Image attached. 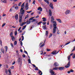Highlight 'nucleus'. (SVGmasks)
Masks as SVG:
<instances>
[{"label":"nucleus","instance_id":"nucleus-30","mask_svg":"<svg viewBox=\"0 0 75 75\" xmlns=\"http://www.w3.org/2000/svg\"><path fill=\"white\" fill-rule=\"evenodd\" d=\"M6 25V23H3V24H2V27H4V25Z\"/></svg>","mask_w":75,"mask_h":75},{"label":"nucleus","instance_id":"nucleus-17","mask_svg":"<svg viewBox=\"0 0 75 75\" xmlns=\"http://www.w3.org/2000/svg\"><path fill=\"white\" fill-rule=\"evenodd\" d=\"M4 48L5 50V52H7V50H8V47H7V46H6Z\"/></svg>","mask_w":75,"mask_h":75},{"label":"nucleus","instance_id":"nucleus-28","mask_svg":"<svg viewBox=\"0 0 75 75\" xmlns=\"http://www.w3.org/2000/svg\"><path fill=\"white\" fill-rule=\"evenodd\" d=\"M48 34V31H46L45 35H47Z\"/></svg>","mask_w":75,"mask_h":75},{"label":"nucleus","instance_id":"nucleus-18","mask_svg":"<svg viewBox=\"0 0 75 75\" xmlns=\"http://www.w3.org/2000/svg\"><path fill=\"white\" fill-rule=\"evenodd\" d=\"M49 15L50 16H52V12H51V10H50L49 11Z\"/></svg>","mask_w":75,"mask_h":75},{"label":"nucleus","instance_id":"nucleus-19","mask_svg":"<svg viewBox=\"0 0 75 75\" xmlns=\"http://www.w3.org/2000/svg\"><path fill=\"white\" fill-rule=\"evenodd\" d=\"M1 51L3 54H4V49L1 48Z\"/></svg>","mask_w":75,"mask_h":75},{"label":"nucleus","instance_id":"nucleus-43","mask_svg":"<svg viewBox=\"0 0 75 75\" xmlns=\"http://www.w3.org/2000/svg\"><path fill=\"white\" fill-rule=\"evenodd\" d=\"M41 23H42V21H41L40 22H39L38 23V25H40V24H41Z\"/></svg>","mask_w":75,"mask_h":75},{"label":"nucleus","instance_id":"nucleus-40","mask_svg":"<svg viewBox=\"0 0 75 75\" xmlns=\"http://www.w3.org/2000/svg\"><path fill=\"white\" fill-rule=\"evenodd\" d=\"M70 72H73L74 71L72 70V69H70Z\"/></svg>","mask_w":75,"mask_h":75},{"label":"nucleus","instance_id":"nucleus-55","mask_svg":"<svg viewBox=\"0 0 75 75\" xmlns=\"http://www.w3.org/2000/svg\"><path fill=\"white\" fill-rule=\"evenodd\" d=\"M50 29H51V28H52V25H50Z\"/></svg>","mask_w":75,"mask_h":75},{"label":"nucleus","instance_id":"nucleus-14","mask_svg":"<svg viewBox=\"0 0 75 75\" xmlns=\"http://www.w3.org/2000/svg\"><path fill=\"white\" fill-rule=\"evenodd\" d=\"M50 7L51 8L53 9L54 8V7H53V5L52 3H51L50 4Z\"/></svg>","mask_w":75,"mask_h":75},{"label":"nucleus","instance_id":"nucleus-25","mask_svg":"<svg viewBox=\"0 0 75 75\" xmlns=\"http://www.w3.org/2000/svg\"><path fill=\"white\" fill-rule=\"evenodd\" d=\"M2 3H7V1L3 0L2 1Z\"/></svg>","mask_w":75,"mask_h":75},{"label":"nucleus","instance_id":"nucleus-7","mask_svg":"<svg viewBox=\"0 0 75 75\" xmlns=\"http://www.w3.org/2000/svg\"><path fill=\"white\" fill-rule=\"evenodd\" d=\"M25 8L26 10H27L29 8L28 7V3H26L25 6Z\"/></svg>","mask_w":75,"mask_h":75},{"label":"nucleus","instance_id":"nucleus-29","mask_svg":"<svg viewBox=\"0 0 75 75\" xmlns=\"http://www.w3.org/2000/svg\"><path fill=\"white\" fill-rule=\"evenodd\" d=\"M8 72H9V73H10V74H11V70L10 69H9L8 70Z\"/></svg>","mask_w":75,"mask_h":75},{"label":"nucleus","instance_id":"nucleus-35","mask_svg":"<svg viewBox=\"0 0 75 75\" xmlns=\"http://www.w3.org/2000/svg\"><path fill=\"white\" fill-rule=\"evenodd\" d=\"M72 58H73L74 59L75 58V54H73Z\"/></svg>","mask_w":75,"mask_h":75},{"label":"nucleus","instance_id":"nucleus-63","mask_svg":"<svg viewBox=\"0 0 75 75\" xmlns=\"http://www.w3.org/2000/svg\"><path fill=\"white\" fill-rule=\"evenodd\" d=\"M75 50V48H74L73 49V50H72L71 52H73V51H74Z\"/></svg>","mask_w":75,"mask_h":75},{"label":"nucleus","instance_id":"nucleus-48","mask_svg":"<svg viewBox=\"0 0 75 75\" xmlns=\"http://www.w3.org/2000/svg\"><path fill=\"white\" fill-rule=\"evenodd\" d=\"M15 8H16V10H18V7L16 6L15 7Z\"/></svg>","mask_w":75,"mask_h":75},{"label":"nucleus","instance_id":"nucleus-33","mask_svg":"<svg viewBox=\"0 0 75 75\" xmlns=\"http://www.w3.org/2000/svg\"><path fill=\"white\" fill-rule=\"evenodd\" d=\"M43 28L44 30L46 29V25H44L43 26Z\"/></svg>","mask_w":75,"mask_h":75},{"label":"nucleus","instance_id":"nucleus-26","mask_svg":"<svg viewBox=\"0 0 75 75\" xmlns=\"http://www.w3.org/2000/svg\"><path fill=\"white\" fill-rule=\"evenodd\" d=\"M13 32H11V34H10V35L11 37L13 36Z\"/></svg>","mask_w":75,"mask_h":75},{"label":"nucleus","instance_id":"nucleus-3","mask_svg":"<svg viewBox=\"0 0 75 75\" xmlns=\"http://www.w3.org/2000/svg\"><path fill=\"white\" fill-rule=\"evenodd\" d=\"M71 64V62L70 61H69L68 64H67L66 66H65V68H69V67L70 66V64Z\"/></svg>","mask_w":75,"mask_h":75},{"label":"nucleus","instance_id":"nucleus-23","mask_svg":"<svg viewBox=\"0 0 75 75\" xmlns=\"http://www.w3.org/2000/svg\"><path fill=\"white\" fill-rule=\"evenodd\" d=\"M17 41H16L14 42V45H17Z\"/></svg>","mask_w":75,"mask_h":75},{"label":"nucleus","instance_id":"nucleus-39","mask_svg":"<svg viewBox=\"0 0 75 75\" xmlns=\"http://www.w3.org/2000/svg\"><path fill=\"white\" fill-rule=\"evenodd\" d=\"M35 69V70H36L38 71V67H36Z\"/></svg>","mask_w":75,"mask_h":75},{"label":"nucleus","instance_id":"nucleus-51","mask_svg":"<svg viewBox=\"0 0 75 75\" xmlns=\"http://www.w3.org/2000/svg\"><path fill=\"white\" fill-rule=\"evenodd\" d=\"M20 44L21 45V46H22V45H23V42H22V41L20 42Z\"/></svg>","mask_w":75,"mask_h":75},{"label":"nucleus","instance_id":"nucleus-49","mask_svg":"<svg viewBox=\"0 0 75 75\" xmlns=\"http://www.w3.org/2000/svg\"><path fill=\"white\" fill-rule=\"evenodd\" d=\"M12 10H13V8H11V9H10L9 11L11 12V11H12Z\"/></svg>","mask_w":75,"mask_h":75},{"label":"nucleus","instance_id":"nucleus-56","mask_svg":"<svg viewBox=\"0 0 75 75\" xmlns=\"http://www.w3.org/2000/svg\"><path fill=\"white\" fill-rule=\"evenodd\" d=\"M42 54H43V52H42V51H40V54L41 55H42Z\"/></svg>","mask_w":75,"mask_h":75},{"label":"nucleus","instance_id":"nucleus-11","mask_svg":"<svg viewBox=\"0 0 75 75\" xmlns=\"http://www.w3.org/2000/svg\"><path fill=\"white\" fill-rule=\"evenodd\" d=\"M50 73H51V75H54L55 74V72L52 71V69H50Z\"/></svg>","mask_w":75,"mask_h":75},{"label":"nucleus","instance_id":"nucleus-16","mask_svg":"<svg viewBox=\"0 0 75 75\" xmlns=\"http://www.w3.org/2000/svg\"><path fill=\"white\" fill-rule=\"evenodd\" d=\"M42 8L40 7H39L38 8V10H40V11H42Z\"/></svg>","mask_w":75,"mask_h":75},{"label":"nucleus","instance_id":"nucleus-1","mask_svg":"<svg viewBox=\"0 0 75 75\" xmlns=\"http://www.w3.org/2000/svg\"><path fill=\"white\" fill-rule=\"evenodd\" d=\"M54 17L52 16L51 18V22H52V23H53V27H54L53 30V34L55 33V32H56V29H57V34L59 35L60 34L59 31V30L58 29L57 27V23H56L55 21L54 22Z\"/></svg>","mask_w":75,"mask_h":75},{"label":"nucleus","instance_id":"nucleus-36","mask_svg":"<svg viewBox=\"0 0 75 75\" xmlns=\"http://www.w3.org/2000/svg\"><path fill=\"white\" fill-rule=\"evenodd\" d=\"M25 22H24L23 23H22L21 24V26H23V25H24V24H25Z\"/></svg>","mask_w":75,"mask_h":75},{"label":"nucleus","instance_id":"nucleus-42","mask_svg":"<svg viewBox=\"0 0 75 75\" xmlns=\"http://www.w3.org/2000/svg\"><path fill=\"white\" fill-rule=\"evenodd\" d=\"M41 72H42V71H41V70H39V71L38 72V73L39 74H40V73H41Z\"/></svg>","mask_w":75,"mask_h":75},{"label":"nucleus","instance_id":"nucleus-9","mask_svg":"<svg viewBox=\"0 0 75 75\" xmlns=\"http://www.w3.org/2000/svg\"><path fill=\"white\" fill-rule=\"evenodd\" d=\"M73 54H74V53H71L70 54V55H69L68 57L67 58L69 61H70V58H71V56H72V55Z\"/></svg>","mask_w":75,"mask_h":75},{"label":"nucleus","instance_id":"nucleus-62","mask_svg":"<svg viewBox=\"0 0 75 75\" xmlns=\"http://www.w3.org/2000/svg\"><path fill=\"white\" fill-rule=\"evenodd\" d=\"M15 63H16V62H13L12 63V65H14V64H15Z\"/></svg>","mask_w":75,"mask_h":75},{"label":"nucleus","instance_id":"nucleus-13","mask_svg":"<svg viewBox=\"0 0 75 75\" xmlns=\"http://www.w3.org/2000/svg\"><path fill=\"white\" fill-rule=\"evenodd\" d=\"M27 24H30L31 23V21L29 20V21L28 20L26 22H25V23H27Z\"/></svg>","mask_w":75,"mask_h":75},{"label":"nucleus","instance_id":"nucleus-8","mask_svg":"<svg viewBox=\"0 0 75 75\" xmlns=\"http://www.w3.org/2000/svg\"><path fill=\"white\" fill-rule=\"evenodd\" d=\"M57 51L56 50L54 51L51 52V54H53V55H55V54H57L59 52V51H58L57 53H56Z\"/></svg>","mask_w":75,"mask_h":75},{"label":"nucleus","instance_id":"nucleus-41","mask_svg":"<svg viewBox=\"0 0 75 75\" xmlns=\"http://www.w3.org/2000/svg\"><path fill=\"white\" fill-rule=\"evenodd\" d=\"M28 18V15H27L25 18V19H26V18Z\"/></svg>","mask_w":75,"mask_h":75},{"label":"nucleus","instance_id":"nucleus-2","mask_svg":"<svg viewBox=\"0 0 75 75\" xmlns=\"http://www.w3.org/2000/svg\"><path fill=\"white\" fill-rule=\"evenodd\" d=\"M24 8H22L21 9L19 13V23H21L22 20V17L23 16V14L24 13V10H23Z\"/></svg>","mask_w":75,"mask_h":75},{"label":"nucleus","instance_id":"nucleus-64","mask_svg":"<svg viewBox=\"0 0 75 75\" xmlns=\"http://www.w3.org/2000/svg\"><path fill=\"white\" fill-rule=\"evenodd\" d=\"M21 27H20L19 28V29H18V31H19L21 29Z\"/></svg>","mask_w":75,"mask_h":75},{"label":"nucleus","instance_id":"nucleus-6","mask_svg":"<svg viewBox=\"0 0 75 75\" xmlns=\"http://www.w3.org/2000/svg\"><path fill=\"white\" fill-rule=\"evenodd\" d=\"M18 62L20 65L22 64V62L20 61V58H18Z\"/></svg>","mask_w":75,"mask_h":75},{"label":"nucleus","instance_id":"nucleus-46","mask_svg":"<svg viewBox=\"0 0 75 75\" xmlns=\"http://www.w3.org/2000/svg\"><path fill=\"white\" fill-rule=\"evenodd\" d=\"M21 3H22L21 2L19 3L18 4V6H21Z\"/></svg>","mask_w":75,"mask_h":75},{"label":"nucleus","instance_id":"nucleus-4","mask_svg":"<svg viewBox=\"0 0 75 75\" xmlns=\"http://www.w3.org/2000/svg\"><path fill=\"white\" fill-rule=\"evenodd\" d=\"M34 18V17H32L30 18L29 19V20H31V22H33L34 21H36V19H33Z\"/></svg>","mask_w":75,"mask_h":75},{"label":"nucleus","instance_id":"nucleus-52","mask_svg":"<svg viewBox=\"0 0 75 75\" xmlns=\"http://www.w3.org/2000/svg\"><path fill=\"white\" fill-rule=\"evenodd\" d=\"M32 65H33V67H34V68H36V66H35V65L33 64H32Z\"/></svg>","mask_w":75,"mask_h":75},{"label":"nucleus","instance_id":"nucleus-38","mask_svg":"<svg viewBox=\"0 0 75 75\" xmlns=\"http://www.w3.org/2000/svg\"><path fill=\"white\" fill-rule=\"evenodd\" d=\"M17 32H16V31H15V35H17Z\"/></svg>","mask_w":75,"mask_h":75},{"label":"nucleus","instance_id":"nucleus-24","mask_svg":"<svg viewBox=\"0 0 75 75\" xmlns=\"http://www.w3.org/2000/svg\"><path fill=\"white\" fill-rule=\"evenodd\" d=\"M54 70H58V67H55L53 68Z\"/></svg>","mask_w":75,"mask_h":75},{"label":"nucleus","instance_id":"nucleus-58","mask_svg":"<svg viewBox=\"0 0 75 75\" xmlns=\"http://www.w3.org/2000/svg\"><path fill=\"white\" fill-rule=\"evenodd\" d=\"M31 11H27V12L28 13H31Z\"/></svg>","mask_w":75,"mask_h":75},{"label":"nucleus","instance_id":"nucleus-54","mask_svg":"<svg viewBox=\"0 0 75 75\" xmlns=\"http://www.w3.org/2000/svg\"><path fill=\"white\" fill-rule=\"evenodd\" d=\"M22 39L21 40V41H23V40H24V36H22Z\"/></svg>","mask_w":75,"mask_h":75},{"label":"nucleus","instance_id":"nucleus-27","mask_svg":"<svg viewBox=\"0 0 75 75\" xmlns=\"http://www.w3.org/2000/svg\"><path fill=\"white\" fill-rule=\"evenodd\" d=\"M44 1L47 3V4H49V2L47 0H44Z\"/></svg>","mask_w":75,"mask_h":75},{"label":"nucleus","instance_id":"nucleus-50","mask_svg":"<svg viewBox=\"0 0 75 75\" xmlns=\"http://www.w3.org/2000/svg\"><path fill=\"white\" fill-rule=\"evenodd\" d=\"M2 42H1V41L0 40V44H1V45H2Z\"/></svg>","mask_w":75,"mask_h":75},{"label":"nucleus","instance_id":"nucleus-37","mask_svg":"<svg viewBox=\"0 0 75 75\" xmlns=\"http://www.w3.org/2000/svg\"><path fill=\"white\" fill-rule=\"evenodd\" d=\"M46 50L47 51H51V50L47 48Z\"/></svg>","mask_w":75,"mask_h":75},{"label":"nucleus","instance_id":"nucleus-45","mask_svg":"<svg viewBox=\"0 0 75 75\" xmlns=\"http://www.w3.org/2000/svg\"><path fill=\"white\" fill-rule=\"evenodd\" d=\"M35 0H34L33 4H35Z\"/></svg>","mask_w":75,"mask_h":75},{"label":"nucleus","instance_id":"nucleus-59","mask_svg":"<svg viewBox=\"0 0 75 75\" xmlns=\"http://www.w3.org/2000/svg\"><path fill=\"white\" fill-rule=\"evenodd\" d=\"M53 1L54 2H57V0H53Z\"/></svg>","mask_w":75,"mask_h":75},{"label":"nucleus","instance_id":"nucleus-15","mask_svg":"<svg viewBox=\"0 0 75 75\" xmlns=\"http://www.w3.org/2000/svg\"><path fill=\"white\" fill-rule=\"evenodd\" d=\"M56 20L57 21H58L59 23H62L61 20V19H56Z\"/></svg>","mask_w":75,"mask_h":75},{"label":"nucleus","instance_id":"nucleus-53","mask_svg":"<svg viewBox=\"0 0 75 75\" xmlns=\"http://www.w3.org/2000/svg\"><path fill=\"white\" fill-rule=\"evenodd\" d=\"M43 25H45L46 24V22H44L43 23Z\"/></svg>","mask_w":75,"mask_h":75},{"label":"nucleus","instance_id":"nucleus-32","mask_svg":"<svg viewBox=\"0 0 75 75\" xmlns=\"http://www.w3.org/2000/svg\"><path fill=\"white\" fill-rule=\"evenodd\" d=\"M24 3H25V2H24L23 3V4L21 6V7H24Z\"/></svg>","mask_w":75,"mask_h":75},{"label":"nucleus","instance_id":"nucleus-60","mask_svg":"<svg viewBox=\"0 0 75 75\" xmlns=\"http://www.w3.org/2000/svg\"><path fill=\"white\" fill-rule=\"evenodd\" d=\"M24 52H25V53H26V54H27V55H28V53H27V51H26L25 50L24 51Z\"/></svg>","mask_w":75,"mask_h":75},{"label":"nucleus","instance_id":"nucleus-47","mask_svg":"<svg viewBox=\"0 0 75 75\" xmlns=\"http://www.w3.org/2000/svg\"><path fill=\"white\" fill-rule=\"evenodd\" d=\"M11 68L12 69H14V66H12V67H11Z\"/></svg>","mask_w":75,"mask_h":75},{"label":"nucleus","instance_id":"nucleus-5","mask_svg":"<svg viewBox=\"0 0 75 75\" xmlns=\"http://www.w3.org/2000/svg\"><path fill=\"white\" fill-rule=\"evenodd\" d=\"M65 13L66 15H67V14L71 13V11L69 10H67L65 12Z\"/></svg>","mask_w":75,"mask_h":75},{"label":"nucleus","instance_id":"nucleus-12","mask_svg":"<svg viewBox=\"0 0 75 75\" xmlns=\"http://www.w3.org/2000/svg\"><path fill=\"white\" fill-rule=\"evenodd\" d=\"M54 67H58L59 66V64L57 63V62H55L54 64Z\"/></svg>","mask_w":75,"mask_h":75},{"label":"nucleus","instance_id":"nucleus-10","mask_svg":"<svg viewBox=\"0 0 75 75\" xmlns=\"http://www.w3.org/2000/svg\"><path fill=\"white\" fill-rule=\"evenodd\" d=\"M59 69L60 71H62L64 69V67H60L59 68Z\"/></svg>","mask_w":75,"mask_h":75},{"label":"nucleus","instance_id":"nucleus-34","mask_svg":"<svg viewBox=\"0 0 75 75\" xmlns=\"http://www.w3.org/2000/svg\"><path fill=\"white\" fill-rule=\"evenodd\" d=\"M28 62L30 64H31V60H30V59H28Z\"/></svg>","mask_w":75,"mask_h":75},{"label":"nucleus","instance_id":"nucleus-20","mask_svg":"<svg viewBox=\"0 0 75 75\" xmlns=\"http://www.w3.org/2000/svg\"><path fill=\"white\" fill-rule=\"evenodd\" d=\"M18 14H17L15 15V17L16 20H18Z\"/></svg>","mask_w":75,"mask_h":75},{"label":"nucleus","instance_id":"nucleus-57","mask_svg":"<svg viewBox=\"0 0 75 75\" xmlns=\"http://www.w3.org/2000/svg\"><path fill=\"white\" fill-rule=\"evenodd\" d=\"M11 46L12 47H13L14 46H13V45L12 43H11Z\"/></svg>","mask_w":75,"mask_h":75},{"label":"nucleus","instance_id":"nucleus-61","mask_svg":"<svg viewBox=\"0 0 75 75\" xmlns=\"http://www.w3.org/2000/svg\"><path fill=\"white\" fill-rule=\"evenodd\" d=\"M70 43V42H68V43H66L65 44V45H68V44H69Z\"/></svg>","mask_w":75,"mask_h":75},{"label":"nucleus","instance_id":"nucleus-22","mask_svg":"<svg viewBox=\"0 0 75 75\" xmlns=\"http://www.w3.org/2000/svg\"><path fill=\"white\" fill-rule=\"evenodd\" d=\"M42 19H43V21H47V19H46V18H43Z\"/></svg>","mask_w":75,"mask_h":75},{"label":"nucleus","instance_id":"nucleus-21","mask_svg":"<svg viewBox=\"0 0 75 75\" xmlns=\"http://www.w3.org/2000/svg\"><path fill=\"white\" fill-rule=\"evenodd\" d=\"M11 37L12 40L13 41H15V38H14V37L13 36H12Z\"/></svg>","mask_w":75,"mask_h":75},{"label":"nucleus","instance_id":"nucleus-44","mask_svg":"<svg viewBox=\"0 0 75 75\" xmlns=\"http://www.w3.org/2000/svg\"><path fill=\"white\" fill-rule=\"evenodd\" d=\"M50 34L51 35H50L49 38H50V37H52V33H50Z\"/></svg>","mask_w":75,"mask_h":75},{"label":"nucleus","instance_id":"nucleus-31","mask_svg":"<svg viewBox=\"0 0 75 75\" xmlns=\"http://www.w3.org/2000/svg\"><path fill=\"white\" fill-rule=\"evenodd\" d=\"M44 45H45V44L44 43L43 44L40 46V47H44Z\"/></svg>","mask_w":75,"mask_h":75}]
</instances>
